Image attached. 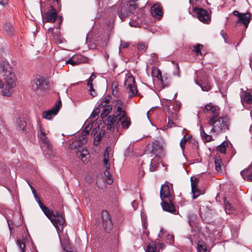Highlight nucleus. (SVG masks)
<instances>
[{"label": "nucleus", "mask_w": 252, "mask_h": 252, "mask_svg": "<svg viewBox=\"0 0 252 252\" xmlns=\"http://www.w3.org/2000/svg\"><path fill=\"white\" fill-rule=\"evenodd\" d=\"M2 68L0 73L4 80L3 90L1 91L2 95L9 96L12 92V89L16 86V76L9 63L3 61L0 63Z\"/></svg>", "instance_id": "obj_1"}, {"label": "nucleus", "mask_w": 252, "mask_h": 252, "mask_svg": "<svg viewBox=\"0 0 252 252\" xmlns=\"http://www.w3.org/2000/svg\"><path fill=\"white\" fill-rule=\"evenodd\" d=\"M165 146L166 144L163 140H156L147 145L146 151L157 157L162 158L165 156Z\"/></svg>", "instance_id": "obj_2"}, {"label": "nucleus", "mask_w": 252, "mask_h": 252, "mask_svg": "<svg viewBox=\"0 0 252 252\" xmlns=\"http://www.w3.org/2000/svg\"><path fill=\"white\" fill-rule=\"evenodd\" d=\"M209 124L212 126V131L220 133L223 130L225 131L228 128V119L226 117H218L208 121Z\"/></svg>", "instance_id": "obj_3"}, {"label": "nucleus", "mask_w": 252, "mask_h": 252, "mask_svg": "<svg viewBox=\"0 0 252 252\" xmlns=\"http://www.w3.org/2000/svg\"><path fill=\"white\" fill-rule=\"evenodd\" d=\"M47 86V83L45 79L38 75L31 81L30 85L32 90L37 95L41 94L46 89Z\"/></svg>", "instance_id": "obj_4"}, {"label": "nucleus", "mask_w": 252, "mask_h": 252, "mask_svg": "<svg viewBox=\"0 0 252 252\" xmlns=\"http://www.w3.org/2000/svg\"><path fill=\"white\" fill-rule=\"evenodd\" d=\"M38 137L41 142V148L43 154L49 158L55 157L56 153L48 136H42Z\"/></svg>", "instance_id": "obj_5"}, {"label": "nucleus", "mask_w": 252, "mask_h": 252, "mask_svg": "<svg viewBox=\"0 0 252 252\" xmlns=\"http://www.w3.org/2000/svg\"><path fill=\"white\" fill-rule=\"evenodd\" d=\"M124 86L129 97H132L137 94L138 90L135 85V79L131 74L128 73L126 75Z\"/></svg>", "instance_id": "obj_6"}, {"label": "nucleus", "mask_w": 252, "mask_h": 252, "mask_svg": "<svg viewBox=\"0 0 252 252\" xmlns=\"http://www.w3.org/2000/svg\"><path fill=\"white\" fill-rule=\"evenodd\" d=\"M136 8V5L134 1H129L126 4L121 5L118 8V16L122 21H124L128 16L129 13H133V11Z\"/></svg>", "instance_id": "obj_7"}, {"label": "nucleus", "mask_w": 252, "mask_h": 252, "mask_svg": "<svg viewBox=\"0 0 252 252\" xmlns=\"http://www.w3.org/2000/svg\"><path fill=\"white\" fill-rule=\"evenodd\" d=\"M47 217L51 220L54 226L58 230H63L65 220L62 215L57 213L56 214L51 211Z\"/></svg>", "instance_id": "obj_8"}, {"label": "nucleus", "mask_w": 252, "mask_h": 252, "mask_svg": "<svg viewBox=\"0 0 252 252\" xmlns=\"http://www.w3.org/2000/svg\"><path fill=\"white\" fill-rule=\"evenodd\" d=\"M114 109L113 113L114 116L118 120H121L122 118L125 116L126 113L125 111L124 103L119 99H118L113 102Z\"/></svg>", "instance_id": "obj_9"}, {"label": "nucleus", "mask_w": 252, "mask_h": 252, "mask_svg": "<svg viewBox=\"0 0 252 252\" xmlns=\"http://www.w3.org/2000/svg\"><path fill=\"white\" fill-rule=\"evenodd\" d=\"M111 148L108 146L106 147L103 154V165L104 167L105 168L104 173L106 172L109 173L110 171H112L110 168V164L112 159V155L111 153Z\"/></svg>", "instance_id": "obj_10"}, {"label": "nucleus", "mask_w": 252, "mask_h": 252, "mask_svg": "<svg viewBox=\"0 0 252 252\" xmlns=\"http://www.w3.org/2000/svg\"><path fill=\"white\" fill-rule=\"evenodd\" d=\"M89 59L81 55H74L65 62V64H70L72 66L77 65L80 63H89Z\"/></svg>", "instance_id": "obj_11"}, {"label": "nucleus", "mask_w": 252, "mask_h": 252, "mask_svg": "<svg viewBox=\"0 0 252 252\" xmlns=\"http://www.w3.org/2000/svg\"><path fill=\"white\" fill-rule=\"evenodd\" d=\"M62 105L61 100L57 102L55 105L49 110L45 111L42 113V117L47 120H51L56 115Z\"/></svg>", "instance_id": "obj_12"}, {"label": "nucleus", "mask_w": 252, "mask_h": 252, "mask_svg": "<svg viewBox=\"0 0 252 252\" xmlns=\"http://www.w3.org/2000/svg\"><path fill=\"white\" fill-rule=\"evenodd\" d=\"M101 215L103 228L106 231L109 232L113 227L110 216L109 213L105 210L102 211Z\"/></svg>", "instance_id": "obj_13"}, {"label": "nucleus", "mask_w": 252, "mask_h": 252, "mask_svg": "<svg viewBox=\"0 0 252 252\" xmlns=\"http://www.w3.org/2000/svg\"><path fill=\"white\" fill-rule=\"evenodd\" d=\"M206 114L209 119V121L214 119V118H217L219 116L218 107L211 103L206 104Z\"/></svg>", "instance_id": "obj_14"}, {"label": "nucleus", "mask_w": 252, "mask_h": 252, "mask_svg": "<svg viewBox=\"0 0 252 252\" xmlns=\"http://www.w3.org/2000/svg\"><path fill=\"white\" fill-rule=\"evenodd\" d=\"M100 176L97 177L96 180V184L98 188H102L101 183H105V182L111 185L113 183V178L112 174H100Z\"/></svg>", "instance_id": "obj_15"}, {"label": "nucleus", "mask_w": 252, "mask_h": 252, "mask_svg": "<svg viewBox=\"0 0 252 252\" xmlns=\"http://www.w3.org/2000/svg\"><path fill=\"white\" fill-rule=\"evenodd\" d=\"M191 193L192 199L197 198L201 194L200 190L197 188V183L198 179L194 176L190 177Z\"/></svg>", "instance_id": "obj_16"}, {"label": "nucleus", "mask_w": 252, "mask_h": 252, "mask_svg": "<svg viewBox=\"0 0 252 252\" xmlns=\"http://www.w3.org/2000/svg\"><path fill=\"white\" fill-rule=\"evenodd\" d=\"M107 125V128L110 131H113L115 128L117 127L119 125V121L116 118V117L113 116H109L105 120L104 122Z\"/></svg>", "instance_id": "obj_17"}, {"label": "nucleus", "mask_w": 252, "mask_h": 252, "mask_svg": "<svg viewBox=\"0 0 252 252\" xmlns=\"http://www.w3.org/2000/svg\"><path fill=\"white\" fill-rule=\"evenodd\" d=\"M50 8L49 11L45 13L44 19L46 22L54 23L57 17L56 10L53 6H51Z\"/></svg>", "instance_id": "obj_18"}, {"label": "nucleus", "mask_w": 252, "mask_h": 252, "mask_svg": "<svg viewBox=\"0 0 252 252\" xmlns=\"http://www.w3.org/2000/svg\"><path fill=\"white\" fill-rule=\"evenodd\" d=\"M160 197L162 200L167 199L168 201L172 200V197L169 190V187L167 185H162L160 190Z\"/></svg>", "instance_id": "obj_19"}, {"label": "nucleus", "mask_w": 252, "mask_h": 252, "mask_svg": "<svg viewBox=\"0 0 252 252\" xmlns=\"http://www.w3.org/2000/svg\"><path fill=\"white\" fill-rule=\"evenodd\" d=\"M77 157L84 163H87L90 158V153L86 148H79L76 152Z\"/></svg>", "instance_id": "obj_20"}, {"label": "nucleus", "mask_w": 252, "mask_h": 252, "mask_svg": "<svg viewBox=\"0 0 252 252\" xmlns=\"http://www.w3.org/2000/svg\"><path fill=\"white\" fill-rule=\"evenodd\" d=\"M151 13L152 15L158 19H160L163 15L162 6L159 3H157L151 7Z\"/></svg>", "instance_id": "obj_21"}, {"label": "nucleus", "mask_w": 252, "mask_h": 252, "mask_svg": "<svg viewBox=\"0 0 252 252\" xmlns=\"http://www.w3.org/2000/svg\"><path fill=\"white\" fill-rule=\"evenodd\" d=\"M251 21V15L249 13H243L240 15L237 23H241L244 25L246 28H248Z\"/></svg>", "instance_id": "obj_22"}, {"label": "nucleus", "mask_w": 252, "mask_h": 252, "mask_svg": "<svg viewBox=\"0 0 252 252\" xmlns=\"http://www.w3.org/2000/svg\"><path fill=\"white\" fill-rule=\"evenodd\" d=\"M98 106L100 112L101 111L100 117L102 119L105 118L112 109V106L111 105H104L103 107H99V105H98Z\"/></svg>", "instance_id": "obj_23"}, {"label": "nucleus", "mask_w": 252, "mask_h": 252, "mask_svg": "<svg viewBox=\"0 0 252 252\" xmlns=\"http://www.w3.org/2000/svg\"><path fill=\"white\" fill-rule=\"evenodd\" d=\"M194 14L199 21L203 23H205V10L203 8L199 7H195L194 8Z\"/></svg>", "instance_id": "obj_24"}, {"label": "nucleus", "mask_w": 252, "mask_h": 252, "mask_svg": "<svg viewBox=\"0 0 252 252\" xmlns=\"http://www.w3.org/2000/svg\"><path fill=\"white\" fill-rule=\"evenodd\" d=\"M86 142V137L83 134H81L76 138L75 140L72 143V146H74L75 148L77 147H80L81 145L85 144Z\"/></svg>", "instance_id": "obj_25"}, {"label": "nucleus", "mask_w": 252, "mask_h": 252, "mask_svg": "<svg viewBox=\"0 0 252 252\" xmlns=\"http://www.w3.org/2000/svg\"><path fill=\"white\" fill-rule=\"evenodd\" d=\"M171 202H171L169 201L168 202V201L162 200L161 204L163 210L171 213L175 212V208L173 205L172 204Z\"/></svg>", "instance_id": "obj_26"}, {"label": "nucleus", "mask_w": 252, "mask_h": 252, "mask_svg": "<svg viewBox=\"0 0 252 252\" xmlns=\"http://www.w3.org/2000/svg\"><path fill=\"white\" fill-rule=\"evenodd\" d=\"M119 123L120 122L122 125L123 128L127 129L131 124L130 119L127 117L126 115L124 117L122 118L121 120H118Z\"/></svg>", "instance_id": "obj_27"}, {"label": "nucleus", "mask_w": 252, "mask_h": 252, "mask_svg": "<svg viewBox=\"0 0 252 252\" xmlns=\"http://www.w3.org/2000/svg\"><path fill=\"white\" fill-rule=\"evenodd\" d=\"M49 134V131L42 127L41 125H38L37 129V134L38 136H48Z\"/></svg>", "instance_id": "obj_28"}, {"label": "nucleus", "mask_w": 252, "mask_h": 252, "mask_svg": "<svg viewBox=\"0 0 252 252\" xmlns=\"http://www.w3.org/2000/svg\"><path fill=\"white\" fill-rule=\"evenodd\" d=\"M241 98L243 101L247 103H250L252 101V95L248 92H244L241 95Z\"/></svg>", "instance_id": "obj_29"}, {"label": "nucleus", "mask_w": 252, "mask_h": 252, "mask_svg": "<svg viewBox=\"0 0 252 252\" xmlns=\"http://www.w3.org/2000/svg\"><path fill=\"white\" fill-rule=\"evenodd\" d=\"M224 209L226 213H233V211L235 210L234 207L231 206V204L226 199L224 200Z\"/></svg>", "instance_id": "obj_30"}, {"label": "nucleus", "mask_w": 252, "mask_h": 252, "mask_svg": "<svg viewBox=\"0 0 252 252\" xmlns=\"http://www.w3.org/2000/svg\"><path fill=\"white\" fill-rule=\"evenodd\" d=\"M36 201L38 202L39 206H40V208L44 213V214L46 216L47 214L49 213V212L51 211V210H49V209L46 206L44 205V204L41 202V201L40 200L39 197L35 198Z\"/></svg>", "instance_id": "obj_31"}, {"label": "nucleus", "mask_w": 252, "mask_h": 252, "mask_svg": "<svg viewBox=\"0 0 252 252\" xmlns=\"http://www.w3.org/2000/svg\"><path fill=\"white\" fill-rule=\"evenodd\" d=\"M16 123L17 126V128L19 130H24L26 126V122L20 118H18L16 120Z\"/></svg>", "instance_id": "obj_32"}, {"label": "nucleus", "mask_w": 252, "mask_h": 252, "mask_svg": "<svg viewBox=\"0 0 252 252\" xmlns=\"http://www.w3.org/2000/svg\"><path fill=\"white\" fill-rule=\"evenodd\" d=\"M146 252H157V249L155 243H149L146 247Z\"/></svg>", "instance_id": "obj_33"}, {"label": "nucleus", "mask_w": 252, "mask_h": 252, "mask_svg": "<svg viewBox=\"0 0 252 252\" xmlns=\"http://www.w3.org/2000/svg\"><path fill=\"white\" fill-rule=\"evenodd\" d=\"M203 45L200 44H197L193 46L192 51L195 52L197 56L202 55L201 49L202 48Z\"/></svg>", "instance_id": "obj_34"}, {"label": "nucleus", "mask_w": 252, "mask_h": 252, "mask_svg": "<svg viewBox=\"0 0 252 252\" xmlns=\"http://www.w3.org/2000/svg\"><path fill=\"white\" fill-rule=\"evenodd\" d=\"M158 167V162H157L156 160L154 159L151 160V163L150 167L151 172H155L156 171L157 168Z\"/></svg>", "instance_id": "obj_35"}, {"label": "nucleus", "mask_w": 252, "mask_h": 252, "mask_svg": "<svg viewBox=\"0 0 252 252\" xmlns=\"http://www.w3.org/2000/svg\"><path fill=\"white\" fill-rule=\"evenodd\" d=\"M3 29L8 34H12L13 31V27L10 23H6L3 26Z\"/></svg>", "instance_id": "obj_36"}, {"label": "nucleus", "mask_w": 252, "mask_h": 252, "mask_svg": "<svg viewBox=\"0 0 252 252\" xmlns=\"http://www.w3.org/2000/svg\"><path fill=\"white\" fill-rule=\"evenodd\" d=\"M109 97V95L105 96L98 105H99V107H103L104 105H108L110 102Z\"/></svg>", "instance_id": "obj_37"}, {"label": "nucleus", "mask_w": 252, "mask_h": 252, "mask_svg": "<svg viewBox=\"0 0 252 252\" xmlns=\"http://www.w3.org/2000/svg\"><path fill=\"white\" fill-rule=\"evenodd\" d=\"M197 249L198 252H205V244L203 241H198L197 245Z\"/></svg>", "instance_id": "obj_38"}, {"label": "nucleus", "mask_w": 252, "mask_h": 252, "mask_svg": "<svg viewBox=\"0 0 252 252\" xmlns=\"http://www.w3.org/2000/svg\"><path fill=\"white\" fill-rule=\"evenodd\" d=\"M211 9H206V24H209L211 21Z\"/></svg>", "instance_id": "obj_39"}, {"label": "nucleus", "mask_w": 252, "mask_h": 252, "mask_svg": "<svg viewBox=\"0 0 252 252\" xmlns=\"http://www.w3.org/2000/svg\"><path fill=\"white\" fill-rule=\"evenodd\" d=\"M227 145V143L223 142L218 147L217 150L221 153H224L226 151V146Z\"/></svg>", "instance_id": "obj_40"}, {"label": "nucleus", "mask_w": 252, "mask_h": 252, "mask_svg": "<svg viewBox=\"0 0 252 252\" xmlns=\"http://www.w3.org/2000/svg\"><path fill=\"white\" fill-rule=\"evenodd\" d=\"M222 161L220 159H216L215 160L216 169L218 172L221 171V163Z\"/></svg>", "instance_id": "obj_41"}, {"label": "nucleus", "mask_w": 252, "mask_h": 252, "mask_svg": "<svg viewBox=\"0 0 252 252\" xmlns=\"http://www.w3.org/2000/svg\"><path fill=\"white\" fill-rule=\"evenodd\" d=\"M137 49L140 51H145L147 49V45L142 42L137 44Z\"/></svg>", "instance_id": "obj_42"}, {"label": "nucleus", "mask_w": 252, "mask_h": 252, "mask_svg": "<svg viewBox=\"0 0 252 252\" xmlns=\"http://www.w3.org/2000/svg\"><path fill=\"white\" fill-rule=\"evenodd\" d=\"M100 112V110L98 108V106L95 108L91 114V117L94 120L96 119V116Z\"/></svg>", "instance_id": "obj_43"}, {"label": "nucleus", "mask_w": 252, "mask_h": 252, "mask_svg": "<svg viewBox=\"0 0 252 252\" xmlns=\"http://www.w3.org/2000/svg\"><path fill=\"white\" fill-rule=\"evenodd\" d=\"M165 241L167 243L171 244L174 242V236L171 234H168L165 237Z\"/></svg>", "instance_id": "obj_44"}, {"label": "nucleus", "mask_w": 252, "mask_h": 252, "mask_svg": "<svg viewBox=\"0 0 252 252\" xmlns=\"http://www.w3.org/2000/svg\"><path fill=\"white\" fill-rule=\"evenodd\" d=\"M87 85L89 88V90L90 91V94L93 96H95V94H94L92 93V91H93L94 92V89H93V83H92V80H88Z\"/></svg>", "instance_id": "obj_45"}, {"label": "nucleus", "mask_w": 252, "mask_h": 252, "mask_svg": "<svg viewBox=\"0 0 252 252\" xmlns=\"http://www.w3.org/2000/svg\"><path fill=\"white\" fill-rule=\"evenodd\" d=\"M17 244L19 247V248L21 250L22 252H25V245L24 243L20 240H17Z\"/></svg>", "instance_id": "obj_46"}, {"label": "nucleus", "mask_w": 252, "mask_h": 252, "mask_svg": "<svg viewBox=\"0 0 252 252\" xmlns=\"http://www.w3.org/2000/svg\"><path fill=\"white\" fill-rule=\"evenodd\" d=\"M196 84L199 85L200 88H201V90L203 91H205V89H204V82L203 81L201 80V79H200L198 77L196 79Z\"/></svg>", "instance_id": "obj_47"}, {"label": "nucleus", "mask_w": 252, "mask_h": 252, "mask_svg": "<svg viewBox=\"0 0 252 252\" xmlns=\"http://www.w3.org/2000/svg\"><path fill=\"white\" fill-rule=\"evenodd\" d=\"M101 140V135H100V133H99V135H96V137L94 138V145L95 146L98 145V144L100 143Z\"/></svg>", "instance_id": "obj_48"}, {"label": "nucleus", "mask_w": 252, "mask_h": 252, "mask_svg": "<svg viewBox=\"0 0 252 252\" xmlns=\"http://www.w3.org/2000/svg\"><path fill=\"white\" fill-rule=\"evenodd\" d=\"M244 180L248 181H252V174H241Z\"/></svg>", "instance_id": "obj_49"}, {"label": "nucleus", "mask_w": 252, "mask_h": 252, "mask_svg": "<svg viewBox=\"0 0 252 252\" xmlns=\"http://www.w3.org/2000/svg\"><path fill=\"white\" fill-rule=\"evenodd\" d=\"M187 141V139L186 138V136H185L181 140L180 145L182 149H183L185 147V145Z\"/></svg>", "instance_id": "obj_50"}, {"label": "nucleus", "mask_w": 252, "mask_h": 252, "mask_svg": "<svg viewBox=\"0 0 252 252\" xmlns=\"http://www.w3.org/2000/svg\"><path fill=\"white\" fill-rule=\"evenodd\" d=\"M90 130H91V127H90L89 126H86L85 127V128L82 131V134H83V135H84L86 137V136L89 134V132Z\"/></svg>", "instance_id": "obj_51"}, {"label": "nucleus", "mask_w": 252, "mask_h": 252, "mask_svg": "<svg viewBox=\"0 0 252 252\" xmlns=\"http://www.w3.org/2000/svg\"><path fill=\"white\" fill-rule=\"evenodd\" d=\"M129 46L128 43L124 41H121V46L123 48H126L128 47Z\"/></svg>", "instance_id": "obj_52"}, {"label": "nucleus", "mask_w": 252, "mask_h": 252, "mask_svg": "<svg viewBox=\"0 0 252 252\" xmlns=\"http://www.w3.org/2000/svg\"><path fill=\"white\" fill-rule=\"evenodd\" d=\"M200 134L203 140L205 139V131L202 126L200 127Z\"/></svg>", "instance_id": "obj_53"}, {"label": "nucleus", "mask_w": 252, "mask_h": 252, "mask_svg": "<svg viewBox=\"0 0 252 252\" xmlns=\"http://www.w3.org/2000/svg\"><path fill=\"white\" fill-rule=\"evenodd\" d=\"M211 88H212V86H211V84L208 82H207L206 81V89H205L206 92L209 91L210 89H211Z\"/></svg>", "instance_id": "obj_54"}, {"label": "nucleus", "mask_w": 252, "mask_h": 252, "mask_svg": "<svg viewBox=\"0 0 252 252\" xmlns=\"http://www.w3.org/2000/svg\"><path fill=\"white\" fill-rule=\"evenodd\" d=\"M30 187L32 189V192L33 193V194H34V197L35 198H37L38 196H37L36 193V190L32 186H30Z\"/></svg>", "instance_id": "obj_55"}, {"label": "nucleus", "mask_w": 252, "mask_h": 252, "mask_svg": "<svg viewBox=\"0 0 252 252\" xmlns=\"http://www.w3.org/2000/svg\"><path fill=\"white\" fill-rule=\"evenodd\" d=\"M233 14L235 16H237L238 17V19H239V16H240V15L242 14L243 13H240L238 11L235 10V11H233Z\"/></svg>", "instance_id": "obj_56"}, {"label": "nucleus", "mask_w": 252, "mask_h": 252, "mask_svg": "<svg viewBox=\"0 0 252 252\" xmlns=\"http://www.w3.org/2000/svg\"><path fill=\"white\" fill-rule=\"evenodd\" d=\"M212 136L206 134V142H209L211 140Z\"/></svg>", "instance_id": "obj_57"}, {"label": "nucleus", "mask_w": 252, "mask_h": 252, "mask_svg": "<svg viewBox=\"0 0 252 252\" xmlns=\"http://www.w3.org/2000/svg\"><path fill=\"white\" fill-rule=\"evenodd\" d=\"M8 0H0V4L4 5L7 3Z\"/></svg>", "instance_id": "obj_58"}, {"label": "nucleus", "mask_w": 252, "mask_h": 252, "mask_svg": "<svg viewBox=\"0 0 252 252\" xmlns=\"http://www.w3.org/2000/svg\"><path fill=\"white\" fill-rule=\"evenodd\" d=\"M164 231L162 229H160V234L158 235V236L159 237H162V238L163 237V235H164Z\"/></svg>", "instance_id": "obj_59"}, {"label": "nucleus", "mask_w": 252, "mask_h": 252, "mask_svg": "<svg viewBox=\"0 0 252 252\" xmlns=\"http://www.w3.org/2000/svg\"><path fill=\"white\" fill-rule=\"evenodd\" d=\"M176 68H177V71H178L177 75H178V77H180V71H179V67L178 65H177Z\"/></svg>", "instance_id": "obj_60"}, {"label": "nucleus", "mask_w": 252, "mask_h": 252, "mask_svg": "<svg viewBox=\"0 0 252 252\" xmlns=\"http://www.w3.org/2000/svg\"><path fill=\"white\" fill-rule=\"evenodd\" d=\"M158 246L161 249H162L164 247H165V245L163 243H159V245H158Z\"/></svg>", "instance_id": "obj_61"}, {"label": "nucleus", "mask_w": 252, "mask_h": 252, "mask_svg": "<svg viewBox=\"0 0 252 252\" xmlns=\"http://www.w3.org/2000/svg\"><path fill=\"white\" fill-rule=\"evenodd\" d=\"M95 77V76L94 75H92L89 78V80H93L94 78Z\"/></svg>", "instance_id": "obj_62"}, {"label": "nucleus", "mask_w": 252, "mask_h": 252, "mask_svg": "<svg viewBox=\"0 0 252 252\" xmlns=\"http://www.w3.org/2000/svg\"><path fill=\"white\" fill-rule=\"evenodd\" d=\"M133 22H132V21H130L129 23V25L131 26V27H135L136 25L133 24Z\"/></svg>", "instance_id": "obj_63"}, {"label": "nucleus", "mask_w": 252, "mask_h": 252, "mask_svg": "<svg viewBox=\"0 0 252 252\" xmlns=\"http://www.w3.org/2000/svg\"><path fill=\"white\" fill-rule=\"evenodd\" d=\"M250 65L252 67V56L251 57Z\"/></svg>", "instance_id": "obj_64"}]
</instances>
